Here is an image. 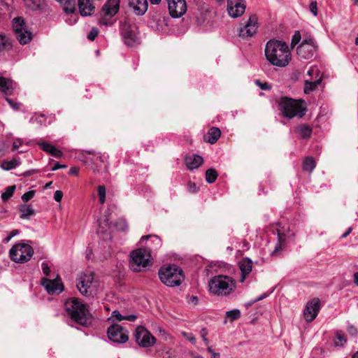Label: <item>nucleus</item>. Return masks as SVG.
<instances>
[{
  "instance_id": "1",
  "label": "nucleus",
  "mask_w": 358,
  "mask_h": 358,
  "mask_svg": "<svg viewBox=\"0 0 358 358\" xmlns=\"http://www.w3.org/2000/svg\"><path fill=\"white\" fill-rule=\"evenodd\" d=\"M264 52L268 62L278 67L287 66L292 59L287 44L279 40H269L266 44Z\"/></svg>"
},
{
  "instance_id": "2",
  "label": "nucleus",
  "mask_w": 358,
  "mask_h": 358,
  "mask_svg": "<svg viewBox=\"0 0 358 358\" xmlns=\"http://www.w3.org/2000/svg\"><path fill=\"white\" fill-rule=\"evenodd\" d=\"M65 310L69 317L76 323L87 327L92 322V315L88 306L80 299L71 297L64 303Z\"/></svg>"
},
{
  "instance_id": "3",
  "label": "nucleus",
  "mask_w": 358,
  "mask_h": 358,
  "mask_svg": "<svg viewBox=\"0 0 358 358\" xmlns=\"http://www.w3.org/2000/svg\"><path fill=\"white\" fill-rule=\"evenodd\" d=\"M236 280L231 276L217 275L210 278L208 282L210 293L221 296L231 294L236 289Z\"/></svg>"
},
{
  "instance_id": "4",
  "label": "nucleus",
  "mask_w": 358,
  "mask_h": 358,
  "mask_svg": "<svg viewBox=\"0 0 358 358\" xmlns=\"http://www.w3.org/2000/svg\"><path fill=\"white\" fill-rule=\"evenodd\" d=\"M153 249L150 247L139 248L131 252L129 266L134 272H140L152 264V255L150 250Z\"/></svg>"
},
{
  "instance_id": "5",
  "label": "nucleus",
  "mask_w": 358,
  "mask_h": 358,
  "mask_svg": "<svg viewBox=\"0 0 358 358\" xmlns=\"http://www.w3.org/2000/svg\"><path fill=\"white\" fill-rule=\"evenodd\" d=\"M158 274L160 280L169 287L179 286L185 278L182 270L176 264L161 267Z\"/></svg>"
},
{
  "instance_id": "6",
  "label": "nucleus",
  "mask_w": 358,
  "mask_h": 358,
  "mask_svg": "<svg viewBox=\"0 0 358 358\" xmlns=\"http://www.w3.org/2000/svg\"><path fill=\"white\" fill-rule=\"evenodd\" d=\"M279 109L282 116L289 119L295 116L302 117L306 110L301 102L287 96L281 98L279 103Z\"/></svg>"
},
{
  "instance_id": "7",
  "label": "nucleus",
  "mask_w": 358,
  "mask_h": 358,
  "mask_svg": "<svg viewBox=\"0 0 358 358\" xmlns=\"http://www.w3.org/2000/svg\"><path fill=\"white\" fill-rule=\"evenodd\" d=\"M10 257L16 263H24L31 259L34 250L26 243H17L10 250Z\"/></svg>"
},
{
  "instance_id": "8",
  "label": "nucleus",
  "mask_w": 358,
  "mask_h": 358,
  "mask_svg": "<svg viewBox=\"0 0 358 358\" xmlns=\"http://www.w3.org/2000/svg\"><path fill=\"white\" fill-rule=\"evenodd\" d=\"M80 159L94 173L99 172L106 157L100 152L94 150H83Z\"/></svg>"
},
{
  "instance_id": "9",
  "label": "nucleus",
  "mask_w": 358,
  "mask_h": 358,
  "mask_svg": "<svg viewBox=\"0 0 358 358\" xmlns=\"http://www.w3.org/2000/svg\"><path fill=\"white\" fill-rule=\"evenodd\" d=\"M120 33L124 43L129 47H134L138 43L136 27L127 20L120 22Z\"/></svg>"
},
{
  "instance_id": "10",
  "label": "nucleus",
  "mask_w": 358,
  "mask_h": 358,
  "mask_svg": "<svg viewBox=\"0 0 358 358\" xmlns=\"http://www.w3.org/2000/svg\"><path fill=\"white\" fill-rule=\"evenodd\" d=\"M96 282L93 273H84L77 278L76 287L81 294L90 296L92 294L93 288L96 287Z\"/></svg>"
},
{
  "instance_id": "11",
  "label": "nucleus",
  "mask_w": 358,
  "mask_h": 358,
  "mask_svg": "<svg viewBox=\"0 0 358 358\" xmlns=\"http://www.w3.org/2000/svg\"><path fill=\"white\" fill-rule=\"evenodd\" d=\"M108 338L113 343H125L129 340L128 331L117 324L110 325L107 330Z\"/></svg>"
},
{
  "instance_id": "12",
  "label": "nucleus",
  "mask_w": 358,
  "mask_h": 358,
  "mask_svg": "<svg viewBox=\"0 0 358 358\" xmlns=\"http://www.w3.org/2000/svg\"><path fill=\"white\" fill-rule=\"evenodd\" d=\"M134 338L136 343L142 348H148L153 346L156 338L145 327L139 326L136 329Z\"/></svg>"
},
{
  "instance_id": "13",
  "label": "nucleus",
  "mask_w": 358,
  "mask_h": 358,
  "mask_svg": "<svg viewBox=\"0 0 358 358\" xmlns=\"http://www.w3.org/2000/svg\"><path fill=\"white\" fill-rule=\"evenodd\" d=\"M317 50V45L312 37L304 39L297 47V55L303 59H310Z\"/></svg>"
},
{
  "instance_id": "14",
  "label": "nucleus",
  "mask_w": 358,
  "mask_h": 358,
  "mask_svg": "<svg viewBox=\"0 0 358 358\" xmlns=\"http://www.w3.org/2000/svg\"><path fill=\"white\" fill-rule=\"evenodd\" d=\"M246 8L245 0H227V10L232 18H238L243 15Z\"/></svg>"
},
{
  "instance_id": "15",
  "label": "nucleus",
  "mask_w": 358,
  "mask_h": 358,
  "mask_svg": "<svg viewBox=\"0 0 358 358\" xmlns=\"http://www.w3.org/2000/svg\"><path fill=\"white\" fill-rule=\"evenodd\" d=\"M169 14L173 18H179L183 15L187 10L185 0H166Z\"/></svg>"
},
{
  "instance_id": "16",
  "label": "nucleus",
  "mask_w": 358,
  "mask_h": 358,
  "mask_svg": "<svg viewBox=\"0 0 358 358\" xmlns=\"http://www.w3.org/2000/svg\"><path fill=\"white\" fill-rule=\"evenodd\" d=\"M258 27V18L256 15H252L246 24L240 28L238 35L241 38H249L253 36Z\"/></svg>"
},
{
  "instance_id": "17",
  "label": "nucleus",
  "mask_w": 358,
  "mask_h": 358,
  "mask_svg": "<svg viewBox=\"0 0 358 358\" xmlns=\"http://www.w3.org/2000/svg\"><path fill=\"white\" fill-rule=\"evenodd\" d=\"M320 310V301L318 298L308 301L303 310L305 320L308 322H312L317 316Z\"/></svg>"
},
{
  "instance_id": "18",
  "label": "nucleus",
  "mask_w": 358,
  "mask_h": 358,
  "mask_svg": "<svg viewBox=\"0 0 358 358\" xmlns=\"http://www.w3.org/2000/svg\"><path fill=\"white\" fill-rule=\"evenodd\" d=\"M41 285L45 287L47 292L50 294H59L64 290V285L59 278L55 280L43 278Z\"/></svg>"
},
{
  "instance_id": "19",
  "label": "nucleus",
  "mask_w": 358,
  "mask_h": 358,
  "mask_svg": "<svg viewBox=\"0 0 358 358\" xmlns=\"http://www.w3.org/2000/svg\"><path fill=\"white\" fill-rule=\"evenodd\" d=\"M120 3V0H107L102 7L101 14L113 17L118 13Z\"/></svg>"
},
{
  "instance_id": "20",
  "label": "nucleus",
  "mask_w": 358,
  "mask_h": 358,
  "mask_svg": "<svg viewBox=\"0 0 358 358\" xmlns=\"http://www.w3.org/2000/svg\"><path fill=\"white\" fill-rule=\"evenodd\" d=\"M144 241H146V243L145 245L143 246V248H148L150 245V247L155 248L150 250L151 255L152 254V252L157 251L162 246L161 239L159 238V236L156 235L144 236L141 238L139 243L141 245H143V243Z\"/></svg>"
},
{
  "instance_id": "21",
  "label": "nucleus",
  "mask_w": 358,
  "mask_h": 358,
  "mask_svg": "<svg viewBox=\"0 0 358 358\" xmlns=\"http://www.w3.org/2000/svg\"><path fill=\"white\" fill-rule=\"evenodd\" d=\"M294 234H286L281 230H278V243L275 246V249L271 252V255L274 257L278 255L285 247L287 238L293 236Z\"/></svg>"
},
{
  "instance_id": "22",
  "label": "nucleus",
  "mask_w": 358,
  "mask_h": 358,
  "mask_svg": "<svg viewBox=\"0 0 358 358\" xmlns=\"http://www.w3.org/2000/svg\"><path fill=\"white\" fill-rule=\"evenodd\" d=\"M16 87L17 84L12 80L0 76V91L4 94H13Z\"/></svg>"
},
{
  "instance_id": "23",
  "label": "nucleus",
  "mask_w": 358,
  "mask_h": 358,
  "mask_svg": "<svg viewBox=\"0 0 358 358\" xmlns=\"http://www.w3.org/2000/svg\"><path fill=\"white\" fill-rule=\"evenodd\" d=\"M238 267L241 273L240 282H243L246 277L252 271V262L250 259L245 257L238 263Z\"/></svg>"
},
{
  "instance_id": "24",
  "label": "nucleus",
  "mask_w": 358,
  "mask_h": 358,
  "mask_svg": "<svg viewBox=\"0 0 358 358\" xmlns=\"http://www.w3.org/2000/svg\"><path fill=\"white\" fill-rule=\"evenodd\" d=\"M185 165L189 170H194L198 169L203 162V159L201 156L193 154L187 156L185 158Z\"/></svg>"
},
{
  "instance_id": "25",
  "label": "nucleus",
  "mask_w": 358,
  "mask_h": 358,
  "mask_svg": "<svg viewBox=\"0 0 358 358\" xmlns=\"http://www.w3.org/2000/svg\"><path fill=\"white\" fill-rule=\"evenodd\" d=\"M129 5L138 15H143L148 10L147 0H129Z\"/></svg>"
},
{
  "instance_id": "26",
  "label": "nucleus",
  "mask_w": 358,
  "mask_h": 358,
  "mask_svg": "<svg viewBox=\"0 0 358 358\" xmlns=\"http://www.w3.org/2000/svg\"><path fill=\"white\" fill-rule=\"evenodd\" d=\"M80 13L83 17L91 15L94 10V6L92 0H78Z\"/></svg>"
},
{
  "instance_id": "27",
  "label": "nucleus",
  "mask_w": 358,
  "mask_h": 358,
  "mask_svg": "<svg viewBox=\"0 0 358 358\" xmlns=\"http://www.w3.org/2000/svg\"><path fill=\"white\" fill-rule=\"evenodd\" d=\"M38 145L42 150L46 152L55 157L60 158L62 156V151L58 150L54 145L51 143L42 141L39 142Z\"/></svg>"
},
{
  "instance_id": "28",
  "label": "nucleus",
  "mask_w": 358,
  "mask_h": 358,
  "mask_svg": "<svg viewBox=\"0 0 358 358\" xmlns=\"http://www.w3.org/2000/svg\"><path fill=\"white\" fill-rule=\"evenodd\" d=\"M295 132L302 139H308L311 137L313 128L306 124H301L295 129Z\"/></svg>"
},
{
  "instance_id": "29",
  "label": "nucleus",
  "mask_w": 358,
  "mask_h": 358,
  "mask_svg": "<svg viewBox=\"0 0 358 358\" xmlns=\"http://www.w3.org/2000/svg\"><path fill=\"white\" fill-rule=\"evenodd\" d=\"M335 339L334 340V345L336 348H343L347 344V336L342 330H336L335 331Z\"/></svg>"
},
{
  "instance_id": "30",
  "label": "nucleus",
  "mask_w": 358,
  "mask_h": 358,
  "mask_svg": "<svg viewBox=\"0 0 358 358\" xmlns=\"http://www.w3.org/2000/svg\"><path fill=\"white\" fill-rule=\"evenodd\" d=\"M26 7L32 10H43L45 6V0H24Z\"/></svg>"
},
{
  "instance_id": "31",
  "label": "nucleus",
  "mask_w": 358,
  "mask_h": 358,
  "mask_svg": "<svg viewBox=\"0 0 358 358\" xmlns=\"http://www.w3.org/2000/svg\"><path fill=\"white\" fill-rule=\"evenodd\" d=\"M16 38L19 43L22 45L29 43L32 38V34L27 29H24L22 31L15 34Z\"/></svg>"
},
{
  "instance_id": "32",
  "label": "nucleus",
  "mask_w": 358,
  "mask_h": 358,
  "mask_svg": "<svg viewBox=\"0 0 358 358\" xmlns=\"http://www.w3.org/2000/svg\"><path fill=\"white\" fill-rule=\"evenodd\" d=\"M62 6L64 11L67 14L74 13L76 11V0H56Z\"/></svg>"
},
{
  "instance_id": "33",
  "label": "nucleus",
  "mask_w": 358,
  "mask_h": 358,
  "mask_svg": "<svg viewBox=\"0 0 358 358\" xmlns=\"http://www.w3.org/2000/svg\"><path fill=\"white\" fill-rule=\"evenodd\" d=\"M19 210L21 212V219H30L31 216L35 215V210L31 205H21L19 206Z\"/></svg>"
},
{
  "instance_id": "34",
  "label": "nucleus",
  "mask_w": 358,
  "mask_h": 358,
  "mask_svg": "<svg viewBox=\"0 0 358 358\" xmlns=\"http://www.w3.org/2000/svg\"><path fill=\"white\" fill-rule=\"evenodd\" d=\"M221 136V131L217 127H211L208 132L207 142L214 144Z\"/></svg>"
},
{
  "instance_id": "35",
  "label": "nucleus",
  "mask_w": 358,
  "mask_h": 358,
  "mask_svg": "<svg viewBox=\"0 0 358 358\" xmlns=\"http://www.w3.org/2000/svg\"><path fill=\"white\" fill-rule=\"evenodd\" d=\"M316 166V162L312 157H306L303 161V170L310 173L313 171Z\"/></svg>"
},
{
  "instance_id": "36",
  "label": "nucleus",
  "mask_w": 358,
  "mask_h": 358,
  "mask_svg": "<svg viewBox=\"0 0 358 358\" xmlns=\"http://www.w3.org/2000/svg\"><path fill=\"white\" fill-rule=\"evenodd\" d=\"M26 25L24 19L20 17H15L13 20V29L15 34L22 31V29H26Z\"/></svg>"
},
{
  "instance_id": "37",
  "label": "nucleus",
  "mask_w": 358,
  "mask_h": 358,
  "mask_svg": "<svg viewBox=\"0 0 358 358\" xmlns=\"http://www.w3.org/2000/svg\"><path fill=\"white\" fill-rule=\"evenodd\" d=\"M11 47V40L6 36L0 34V52L8 50Z\"/></svg>"
},
{
  "instance_id": "38",
  "label": "nucleus",
  "mask_w": 358,
  "mask_h": 358,
  "mask_svg": "<svg viewBox=\"0 0 358 358\" xmlns=\"http://www.w3.org/2000/svg\"><path fill=\"white\" fill-rule=\"evenodd\" d=\"M321 83V80L318 79L315 81H305V85H304V92L306 94H309L310 92L314 91L317 89L318 85Z\"/></svg>"
},
{
  "instance_id": "39",
  "label": "nucleus",
  "mask_w": 358,
  "mask_h": 358,
  "mask_svg": "<svg viewBox=\"0 0 358 358\" xmlns=\"http://www.w3.org/2000/svg\"><path fill=\"white\" fill-rule=\"evenodd\" d=\"M20 164V162L16 159L10 161H3L1 164V168L5 171H9L16 168Z\"/></svg>"
},
{
  "instance_id": "40",
  "label": "nucleus",
  "mask_w": 358,
  "mask_h": 358,
  "mask_svg": "<svg viewBox=\"0 0 358 358\" xmlns=\"http://www.w3.org/2000/svg\"><path fill=\"white\" fill-rule=\"evenodd\" d=\"M218 173L214 169H209L206 171V181L208 183H213L217 178Z\"/></svg>"
},
{
  "instance_id": "41",
  "label": "nucleus",
  "mask_w": 358,
  "mask_h": 358,
  "mask_svg": "<svg viewBox=\"0 0 358 358\" xmlns=\"http://www.w3.org/2000/svg\"><path fill=\"white\" fill-rule=\"evenodd\" d=\"M15 190V185L7 187L5 191L1 194V199L3 201H7L13 195Z\"/></svg>"
},
{
  "instance_id": "42",
  "label": "nucleus",
  "mask_w": 358,
  "mask_h": 358,
  "mask_svg": "<svg viewBox=\"0 0 358 358\" xmlns=\"http://www.w3.org/2000/svg\"><path fill=\"white\" fill-rule=\"evenodd\" d=\"M241 316V313L239 309L235 308L231 310L226 312V317L233 322L239 319Z\"/></svg>"
},
{
  "instance_id": "43",
  "label": "nucleus",
  "mask_w": 358,
  "mask_h": 358,
  "mask_svg": "<svg viewBox=\"0 0 358 358\" xmlns=\"http://www.w3.org/2000/svg\"><path fill=\"white\" fill-rule=\"evenodd\" d=\"M97 194L99 196V201L101 204H103L106 202V189L104 185H99L97 187Z\"/></svg>"
},
{
  "instance_id": "44",
  "label": "nucleus",
  "mask_w": 358,
  "mask_h": 358,
  "mask_svg": "<svg viewBox=\"0 0 358 358\" xmlns=\"http://www.w3.org/2000/svg\"><path fill=\"white\" fill-rule=\"evenodd\" d=\"M115 228L120 231H125L128 230V224L125 219L120 218L117 220L115 224Z\"/></svg>"
},
{
  "instance_id": "45",
  "label": "nucleus",
  "mask_w": 358,
  "mask_h": 358,
  "mask_svg": "<svg viewBox=\"0 0 358 358\" xmlns=\"http://www.w3.org/2000/svg\"><path fill=\"white\" fill-rule=\"evenodd\" d=\"M115 20L110 17L108 15L102 14L101 18L99 20V24L101 25H105L106 27L111 26L114 24Z\"/></svg>"
},
{
  "instance_id": "46",
  "label": "nucleus",
  "mask_w": 358,
  "mask_h": 358,
  "mask_svg": "<svg viewBox=\"0 0 358 358\" xmlns=\"http://www.w3.org/2000/svg\"><path fill=\"white\" fill-rule=\"evenodd\" d=\"M347 332L352 338H357L358 336L357 329L352 324H348L347 326Z\"/></svg>"
},
{
  "instance_id": "47",
  "label": "nucleus",
  "mask_w": 358,
  "mask_h": 358,
  "mask_svg": "<svg viewBox=\"0 0 358 358\" xmlns=\"http://www.w3.org/2000/svg\"><path fill=\"white\" fill-rule=\"evenodd\" d=\"M301 36L299 31H295L292 38L291 45L294 47L301 40Z\"/></svg>"
},
{
  "instance_id": "48",
  "label": "nucleus",
  "mask_w": 358,
  "mask_h": 358,
  "mask_svg": "<svg viewBox=\"0 0 358 358\" xmlns=\"http://www.w3.org/2000/svg\"><path fill=\"white\" fill-rule=\"evenodd\" d=\"M124 315H122L117 310H115L113 311L111 316L108 318V320L115 319V320L117 321H122L124 320Z\"/></svg>"
},
{
  "instance_id": "49",
  "label": "nucleus",
  "mask_w": 358,
  "mask_h": 358,
  "mask_svg": "<svg viewBox=\"0 0 358 358\" xmlns=\"http://www.w3.org/2000/svg\"><path fill=\"white\" fill-rule=\"evenodd\" d=\"M34 195H35V191L30 190V191H28V192H25L24 194H23L21 198L23 201L27 202L29 200H31L34 196Z\"/></svg>"
},
{
  "instance_id": "50",
  "label": "nucleus",
  "mask_w": 358,
  "mask_h": 358,
  "mask_svg": "<svg viewBox=\"0 0 358 358\" xmlns=\"http://www.w3.org/2000/svg\"><path fill=\"white\" fill-rule=\"evenodd\" d=\"M6 101L14 110H18L22 106L21 103L14 102L11 99L6 97Z\"/></svg>"
},
{
  "instance_id": "51",
  "label": "nucleus",
  "mask_w": 358,
  "mask_h": 358,
  "mask_svg": "<svg viewBox=\"0 0 358 358\" xmlns=\"http://www.w3.org/2000/svg\"><path fill=\"white\" fill-rule=\"evenodd\" d=\"M275 290V287L272 288L270 291L266 292L259 296L257 298L253 299V302H258L266 298H267L271 294H272Z\"/></svg>"
},
{
  "instance_id": "52",
  "label": "nucleus",
  "mask_w": 358,
  "mask_h": 358,
  "mask_svg": "<svg viewBox=\"0 0 358 358\" xmlns=\"http://www.w3.org/2000/svg\"><path fill=\"white\" fill-rule=\"evenodd\" d=\"M183 336L186 338L187 340H188L192 344L194 345L196 344V338L192 333H187V332H182Z\"/></svg>"
},
{
  "instance_id": "53",
  "label": "nucleus",
  "mask_w": 358,
  "mask_h": 358,
  "mask_svg": "<svg viewBox=\"0 0 358 358\" xmlns=\"http://www.w3.org/2000/svg\"><path fill=\"white\" fill-rule=\"evenodd\" d=\"M310 11L312 13V14L314 15V16H316L317 15V2L315 1H312L310 3Z\"/></svg>"
},
{
  "instance_id": "54",
  "label": "nucleus",
  "mask_w": 358,
  "mask_h": 358,
  "mask_svg": "<svg viewBox=\"0 0 358 358\" xmlns=\"http://www.w3.org/2000/svg\"><path fill=\"white\" fill-rule=\"evenodd\" d=\"M99 31L97 29L93 28L87 35V38L90 41H94L98 35Z\"/></svg>"
},
{
  "instance_id": "55",
  "label": "nucleus",
  "mask_w": 358,
  "mask_h": 358,
  "mask_svg": "<svg viewBox=\"0 0 358 358\" xmlns=\"http://www.w3.org/2000/svg\"><path fill=\"white\" fill-rule=\"evenodd\" d=\"M41 268H42V271H43V273L44 275H45L46 276L50 275V268L48 266V263L43 262L41 264Z\"/></svg>"
},
{
  "instance_id": "56",
  "label": "nucleus",
  "mask_w": 358,
  "mask_h": 358,
  "mask_svg": "<svg viewBox=\"0 0 358 358\" xmlns=\"http://www.w3.org/2000/svg\"><path fill=\"white\" fill-rule=\"evenodd\" d=\"M63 197V192L60 190L55 191L54 194V199L57 201L60 202Z\"/></svg>"
},
{
  "instance_id": "57",
  "label": "nucleus",
  "mask_w": 358,
  "mask_h": 358,
  "mask_svg": "<svg viewBox=\"0 0 358 358\" xmlns=\"http://www.w3.org/2000/svg\"><path fill=\"white\" fill-rule=\"evenodd\" d=\"M44 118V115H34L33 116L29 122H41V119Z\"/></svg>"
},
{
  "instance_id": "58",
  "label": "nucleus",
  "mask_w": 358,
  "mask_h": 358,
  "mask_svg": "<svg viewBox=\"0 0 358 358\" xmlns=\"http://www.w3.org/2000/svg\"><path fill=\"white\" fill-rule=\"evenodd\" d=\"M137 319V315L134 314L127 315L124 316V320H128L130 322H134Z\"/></svg>"
},
{
  "instance_id": "59",
  "label": "nucleus",
  "mask_w": 358,
  "mask_h": 358,
  "mask_svg": "<svg viewBox=\"0 0 358 358\" xmlns=\"http://www.w3.org/2000/svg\"><path fill=\"white\" fill-rule=\"evenodd\" d=\"M207 350L212 355L211 358H220V353L214 352L211 347H208Z\"/></svg>"
},
{
  "instance_id": "60",
  "label": "nucleus",
  "mask_w": 358,
  "mask_h": 358,
  "mask_svg": "<svg viewBox=\"0 0 358 358\" xmlns=\"http://www.w3.org/2000/svg\"><path fill=\"white\" fill-rule=\"evenodd\" d=\"M66 168V166L64 164H60L59 163L57 162L55 164V165L52 167L51 170L52 171H55L56 170H58L59 169H65Z\"/></svg>"
},
{
  "instance_id": "61",
  "label": "nucleus",
  "mask_w": 358,
  "mask_h": 358,
  "mask_svg": "<svg viewBox=\"0 0 358 358\" xmlns=\"http://www.w3.org/2000/svg\"><path fill=\"white\" fill-rule=\"evenodd\" d=\"M73 16L71 15L66 19V22L70 25H73L77 22V20L75 17L73 19Z\"/></svg>"
},
{
  "instance_id": "62",
  "label": "nucleus",
  "mask_w": 358,
  "mask_h": 358,
  "mask_svg": "<svg viewBox=\"0 0 358 358\" xmlns=\"http://www.w3.org/2000/svg\"><path fill=\"white\" fill-rule=\"evenodd\" d=\"M35 173H36V171L34 170V169H31V170H29V171H25L24 173H23V176L24 177H29L33 174H34Z\"/></svg>"
},
{
  "instance_id": "63",
  "label": "nucleus",
  "mask_w": 358,
  "mask_h": 358,
  "mask_svg": "<svg viewBox=\"0 0 358 358\" xmlns=\"http://www.w3.org/2000/svg\"><path fill=\"white\" fill-rule=\"evenodd\" d=\"M200 335H201L202 339L206 338L207 335H208L207 329L206 328L201 329V330L200 331Z\"/></svg>"
},
{
  "instance_id": "64",
  "label": "nucleus",
  "mask_w": 358,
  "mask_h": 358,
  "mask_svg": "<svg viewBox=\"0 0 358 358\" xmlns=\"http://www.w3.org/2000/svg\"><path fill=\"white\" fill-rule=\"evenodd\" d=\"M69 173L72 174V175L78 176V169L76 167L71 168V169L69 171Z\"/></svg>"
}]
</instances>
